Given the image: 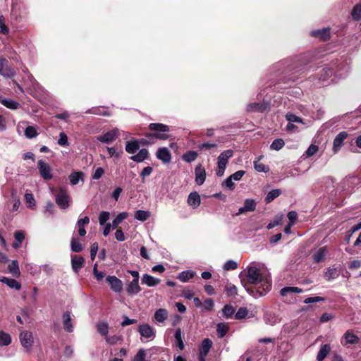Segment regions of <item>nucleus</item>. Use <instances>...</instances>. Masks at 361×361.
<instances>
[{"mask_svg":"<svg viewBox=\"0 0 361 361\" xmlns=\"http://www.w3.org/2000/svg\"><path fill=\"white\" fill-rule=\"evenodd\" d=\"M239 276L242 283L247 282L252 285H259L257 288H246L247 291L254 298L265 295L271 289V274L263 264L250 263L247 269L242 271Z\"/></svg>","mask_w":361,"mask_h":361,"instance_id":"nucleus-1","label":"nucleus"},{"mask_svg":"<svg viewBox=\"0 0 361 361\" xmlns=\"http://www.w3.org/2000/svg\"><path fill=\"white\" fill-rule=\"evenodd\" d=\"M302 71V73H306L305 77H307L308 80L315 87L327 86L333 80V71L329 63L315 68H302L296 71Z\"/></svg>","mask_w":361,"mask_h":361,"instance_id":"nucleus-2","label":"nucleus"},{"mask_svg":"<svg viewBox=\"0 0 361 361\" xmlns=\"http://www.w3.org/2000/svg\"><path fill=\"white\" fill-rule=\"evenodd\" d=\"M29 11L26 5L23 3L13 2L10 21L13 27L18 29L27 26Z\"/></svg>","mask_w":361,"mask_h":361,"instance_id":"nucleus-3","label":"nucleus"},{"mask_svg":"<svg viewBox=\"0 0 361 361\" xmlns=\"http://www.w3.org/2000/svg\"><path fill=\"white\" fill-rule=\"evenodd\" d=\"M350 59L345 56L333 59L329 63L333 75L338 78H345L348 75L350 72Z\"/></svg>","mask_w":361,"mask_h":361,"instance_id":"nucleus-4","label":"nucleus"},{"mask_svg":"<svg viewBox=\"0 0 361 361\" xmlns=\"http://www.w3.org/2000/svg\"><path fill=\"white\" fill-rule=\"evenodd\" d=\"M148 129L154 131L145 135L148 138H156L157 140H166L170 137L169 133L170 128L169 126L160 123H152L148 126Z\"/></svg>","mask_w":361,"mask_h":361,"instance_id":"nucleus-5","label":"nucleus"},{"mask_svg":"<svg viewBox=\"0 0 361 361\" xmlns=\"http://www.w3.org/2000/svg\"><path fill=\"white\" fill-rule=\"evenodd\" d=\"M233 155V151L232 149H227L222 152L217 159V169L216 174L219 177L224 176L226 165L228 162V159Z\"/></svg>","mask_w":361,"mask_h":361,"instance_id":"nucleus-6","label":"nucleus"},{"mask_svg":"<svg viewBox=\"0 0 361 361\" xmlns=\"http://www.w3.org/2000/svg\"><path fill=\"white\" fill-rule=\"evenodd\" d=\"M55 200L60 209H66L69 207L71 196L66 188L61 187L55 195Z\"/></svg>","mask_w":361,"mask_h":361,"instance_id":"nucleus-7","label":"nucleus"},{"mask_svg":"<svg viewBox=\"0 0 361 361\" xmlns=\"http://www.w3.org/2000/svg\"><path fill=\"white\" fill-rule=\"evenodd\" d=\"M19 339L22 346L27 352H30L34 343L32 333L29 331H23L20 333Z\"/></svg>","mask_w":361,"mask_h":361,"instance_id":"nucleus-8","label":"nucleus"},{"mask_svg":"<svg viewBox=\"0 0 361 361\" xmlns=\"http://www.w3.org/2000/svg\"><path fill=\"white\" fill-rule=\"evenodd\" d=\"M37 168L41 177L44 180H50L53 178L50 165L42 159L37 161Z\"/></svg>","mask_w":361,"mask_h":361,"instance_id":"nucleus-9","label":"nucleus"},{"mask_svg":"<svg viewBox=\"0 0 361 361\" xmlns=\"http://www.w3.org/2000/svg\"><path fill=\"white\" fill-rule=\"evenodd\" d=\"M63 328L67 333H72L74 331L73 315L71 311H65L61 315Z\"/></svg>","mask_w":361,"mask_h":361,"instance_id":"nucleus-10","label":"nucleus"},{"mask_svg":"<svg viewBox=\"0 0 361 361\" xmlns=\"http://www.w3.org/2000/svg\"><path fill=\"white\" fill-rule=\"evenodd\" d=\"M312 37L319 39L321 41L326 42L331 38V28L329 27L321 29L312 30L310 32Z\"/></svg>","mask_w":361,"mask_h":361,"instance_id":"nucleus-11","label":"nucleus"},{"mask_svg":"<svg viewBox=\"0 0 361 361\" xmlns=\"http://www.w3.org/2000/svg\"><path fill=\"white\" fill-rule=\"evenodd\" d=\"M120 135L118 128H114L101 135L97 137V140L102 143L110 144L116 140Z\"/></svg>","mask_w":361,"mask_h":361,"instance_id":"nucleus-12","label":"nucleus"},{"mask_svg":"<svg viewBox=\"0 0 361 361\" xmlns=\"http://www.w3.org/2000/svg\"><path fill=\"white\" fill-rule=\"evenodd\" d=\"M138 332L141 335V336L149 339L153 340L155 338V331L154 329L149 326L148 324H141L138 326L137 329Z\"/></svg>","mask_w":361,"mask_h":361,"instance_id":"nucleus-13","label":"nucleus"},{"mask_svg":"<svg viewBox=\"0 0 361 361\" xmlns=\"http://www.w3.org/2000/svg\"><path fill=\"white\" fill-rule=\"evenodd\" d=\"M348 133L347 132L342 131L335 137L333 141V151L335 154L341 149L344 140L348 137Z\"/></svg>","mask_w":361,"mask_h":361,"instance_id":"nucleus-14","label":"nucleus"},{"mask_svg":"<svg viewBox=\"0 0 361 361\" xmlns=\"http://www.w3.org/2000/svg\"><path fill=\"white\" fill-rule=\"evenodd\" d=\"M111 289L115 293H121L123 290V283L115 276H108L106 278Z\"/></svg>","mask_w":361,"mask_h":361,"instance_id":"nucleus-15","label":"nucleus"},{"mask_svg":"<svg viewBox=\"0 0 361 361\" xmlns=\"http://www.w3.org/2000/svg\"><path fill=\"white\" fill-rule=\"evenodd\" d=\"M269 109L267 102H253L247 104L246 111L247 112H264Z\"/></svg>","mask_w":361,"mask_h":361,"instance_id":"nucleus-16","label":"nucleus"},{"mask_svg":"<svg viewBox=\"0 0 361 361\" xmlns=\"http://www.w3.org/2000/svg\"><path fill=\"white\" fill-rule=\"evenodd\" d=\"M156 157L164 164H169L171 160V154L166 147H159L157 151Z\"/></svg>","mask_w":361,"mask_h":361,"instance_id":"nucleus-17","label":"nucleus"},{"mask_svg":"<svg viewBox=\"0 0 361 361\" xmlns=\"http://www.w3.org/2000/svg\"><path fill=\"white\" fill-rule=\"evenodd\" d=\"M195 182L198 185H202L206 179V171L201 164H197L195 169Z\"/></svg>","mask_w":361,"mask_h":361,"instance_id":"nucleus-18","label":"nucleus"},{"mask_svg":"<svg viewBox=\"0 0 361 361\" xmlns=\"http://www.w3.org/2000/svg\"><path fill=\"white\" fill-rule=\"evenodd\" d=\"M149 158V152L146 148L139 150L136 154H133L130 159L135 162L141 163Z\"/></svg>","mask_w":361,"mask_h":361,"instance_id":"nucleus-19","label":"nucleus"},{"mask_svg":"<svg viewBox=\"0 0 361 361\" xmlns=\"http://www.w3.org/2000/svg\"><path fill=\"white\" fill-rule=\"evenodd\" d=\"M212 346V341L207 338L202 341L198 356H207Z\"/></svg>","mask_w":361,"mask_h":361,"instance_id":"nucleus-20","label":"nucleus"},{"mask_svg":"<svg viewBox=\"0 0 361 361\" xmlns=\"http://www.w3.org/2000/svg\"><path fill=\"white\" fill-rule=\"evenodd\" d=\"M201 202L200 195L197 192H192L188 197V204L193 209L197 208Z\"/></svg>","mask_w":361,"mask_h":361,"instance_id":"nucleus-21","label":"nucleus"},{"mask_svg":"<svg viewBox=\"0 0 361 361\" xmlns=\"http://www.w3.org/2000/svg\"><path fill=\"white\" fill-rule=\"evenodd\" d=\"M141 282L142 284H146L149 287H154L160 283V280L149 274H143Z\"/></svg>","mask_w":361,"mask_h":361,"instance_id":"nucleus-22","label":"nucleus"},{"mask_svg":"<svg viewBox=\"0 0 361 361\" xmlns=\"http://www.w3.org/2000/svg\"><path fill=\"white\" fill-rule=\"evenodd\" d=\"M126 291L128 295H137L141 291V288L139 286V281L132 280L126 288Z\"/></svg>","mask_w":361,"mask_h":361,"instance_id":"nucleus-23","label":"nucleus"},{"mask_svg":"<svg viewBox=\"0 0 361 361\" xmlns=\"http://www.w3.org/2000/svg\"><path fill=\"white\" fill-rule=\"evenodd\" d=\"M89 223H90V218L88 216H85V217L79 219L78 220L76 226L78 228V234L80 236L85 235L86 230L85 228V226L87 225Z\"/></svg>","mask_w":361,"mask_h":361,"instance_id":"nucleus-24","label":"nucleus"},{"mask_svg":"<svg viewBox=\"0 0 361 361\" xmlns=\"http://www.w3.org/2000/svg\"><path fill=\"white\" fill-rule=\"evenodd\" d=\"M140 149V143L137 140L128 141L126 143L125 149L129 154H135Z\"/></svg>","mask_w":361,"mask_h":361,"instance_id":"nucleus-25","label":"nucleus"},{"mask_svg":"<svg viewBox=\"0 0 361 361\" xmlns=\"http://www.w3.org/2000/svg\"><path fill=\"white\" fill-rule=\"evenodd\" d=\"M15 240L12 244V247L18 249L21 246L23 241L25 239V232L22 230L17 231L14 233Z\"/></svg>","mask_w":361,"mask_h":361,"instance_id":"nucleus-26","label":"nucleus"},{"mask_svg":"<svg viewBox=\"0 0 361 361\" xmlns=\"http://www.w3.org/2000/svg\"><path fill=\"white\" fill-rule=\"evenodd\" d=\"M195 271L192 270L183 271L178 274L177 279L183 283H186L190 279H192L195 276Z\"/></svg>","mask_w":361,"mask_h":361,"instance_id":"nucleus-27","label":"nucleus"},{"mask_svg":"<svg viewBox=\"0 0 361 361\" xmlns=\"http://www.w3.org/2000/svg\"><path fill=\"white\" fill-rule=\"evenodd\" d=\"M0 74L6 78H13L16 75L13 70L7 66V63L0 64Z\"/></svg>","mask_w":361,"mask_h":361,"instance_id":"nucleus-28","label":"nucleus"},{"mask_svg":"<svg viewBox=\"0 0 361 361\" xmlns=\"http://www.w3.org/2000/svg\"><path fill=\"white\" fill-rule=\"evenodd\" d=\"M331 346L329 344H324L321 346L317 356V361H323L325 357L327 356V355L331 351Z\"/></svg>","mask_w":361,"mask_h":361,"instance_id":"nucleus-29","label":"nucleus"},{"mask_svg":"<svg viewBox=\"0 0 361 361\" xmlns=\"http://www.w3.org/2000/svg\"><path fill=\"white\" fill-rule=\"evenodd\" d=\"M84 173L82 171H75L69 175L70 183L73 185H77L80 180L83 181Z\"/></svg>","mask_w":361,"mask_h":361,"instance_id":"nucleus-30","label":"nucleus"},{"mask_svg":"<svg viewBox=\"0 0 361 361\" xmlns=\"http://www.w3.org/2000/svg\"><path fill=\"white\" fill-rule=\"evenodd\" d=\"M83 263L84 259L82 257H73L71 258L72 269L76 273L82 268Z\"/></svg>","mask_w":361,"mask_h":361,"instance_id":"nucleus-31","label":"nucleus"},{"mask_svg":"<svg viewBox=\"0 0 361 361\" xmlns=\"http://www.w3.org/2000/svg\"><path fill=\"white\" fill-rule=\"evenodd\" d=\"M8 269L14 277L20 276V271L19 269L18 262L17 260H12L8 266Z\"/></svg>","mask_w":361,"mask_h":361,"instance_id":"nucleus-32","label":"nucleus"},{"mask_svg":"<svg viewBox=\"0 0 361 361\" xmlns=\"http://www.w3.org/2000/svg\"><path fill=\"white\" fill-rule=\"evenodd\" d=\"M11 336L9 334L0 330V346H8L11 343Z\"/></svg>","mask_w":361,"mask_h":361,"instance_id":"nucleus-33","label":"nucleus"},{"mask_svg":"<svg viewBox=\"0 0 361 361\" xmlns=\"http://www.w3.org/2000/svg\"><path fill=\"white\" fill-rule=\"evenodd\" d=\"M302 289L298 287L293 286H287L284 287L281 290V295L282 296H287L290 293H302Z\"/></svg>","mask_w":361,"mask_h":361,"instance_id":"nucleus-34","label":"nucleus"},{"mask_svg":"<svg viewBox=\"0 0 361 361\" xmlns=\"http://www.w3.org/2000/svg\"><path fill=\"white\" fill-rule=\"evenodd\" d=\"M128 216V214L126 212L119 213L112 221L111 226L112 228L115 229Z\"/></svg>","mask_w":361,"mask_h":361,"instance_id":"nucleus-35","label":"nucleus"},{"mask_svg":"<svg viewBox=\"0 0 361 361\" xmlns=\"http://www.w3.org/2000/svg\"><path fill=\"white\" fill-rule=\"evenodd\" d=\"M350 15L353 20H361V4H357L353 6Z\"/></svg>","mask_w":361,"mask_h":361,"instance_id":"nucleus-36","label":"nucleus"},{"mask_svg":"<svg viewBox=\"0 0 361 361\" xmlns=\"http://www.w3.org/2000/svg\"><path fill=\"white\" fill-rule=\"evenodd\" d=\"M229 328L226 323L222 322L219 323L216 325V332L219 338H224L226 334H227Z\"/></svg>","mask_w":361,"mask_h":361,"instance_id":"nucleus-37","label":"nucleus"},{"mask_svg":"<svg viewBox=\"0 0 361 361\" xmlns=\"http://www.w3.org/2000/svg\"><path fill=\"white\" fill-rule=\"evenodd\" d=\"M326 255V247H323L319 248L312 255L313 261L316 263L322 262Z\"/></svg>","mask_w":361,"mask_h":361,"instance_id":"nucleus-38","label":"nucleus"},{"mask_svg":"<svg viewBox=\"0 0 361 361\" xmlns=\"http://www.w3.org/2000/svg\"><path fill=\"white\" fill-rule=\"evenodd\" d=\"M4 106L10 109H17L20 106V104L11 99H2L0 102Z\"/></svg>","mask_w":361,"mask_h":361,"instance_id":"nucleus-39","label":"nucleus"},{"mask_svg":"<svg viewBox=\"0 0 361 361\" xmlns=\"http://www.w3.org/2000/svg\"><path fill=\"white\" fill-rule=\"evenodd\" d=\"M168 317V312L165 309H159L154 313V319L158 322H164Z\"/></svg>","mask_w":361,"mask_h":361,"instance_id":"nucleus-40","label":"nucleus"},{"mask_svg":"<svg viewBox=\"0 0 361 361\" xmlns=\"http://www.w3.org/2000/svg\"><path fill=\"white\" fill-rule=\"evenodd\" d=\"M149 216L150 212L144 210H137L134 214V218L142 222L145 221Z\"/></svg>","mask_w":361,"mask_h":361,"instance_id":"nucleus-41","label":"nucleus"},{"mask_svg":"<svg viewBox=\"0 0 361 361\" xmlns=\"http://www.w3.org/2000/svg\"><path fill=\"white\" fill-rule=\"evenodd\" d=\"M198 156V154L195 151H188L182 156V159L187 162L190 163L192 161H194Z\"/></svg>","mask_w":361,"mask_h":361,"instance_id":"nucleus-42","label":"nucleus"},{"mask_svg":"<svg viewBox=\"0 0 361 361\" xmlns=\"http://www.w3.org/2000/svg\"><path fill=\"white\" fill-rule=\"evenodd\" d=\"M25 269L32 276L38 275L41 271L40 267L33 263L25 264Z\"/></svg>","mask_w":361,"mask_h":361,"instance_id":"nucleus-43","label":"nucleus"},{"mask_svg":"<svg viewBox=\"0 0 361 361\" xmlns=\"http://www.w3.org/2000/svg\"><path fill=\"white\" fill-rule=\"evenodd\" d=\"M281 194V190L280 189H274L269 191L266 197L265 202L267 203L271 202L275 198L278 197Z\"/></svg>","mask_w":361,"mask_h":361,"instance_id":"nucleus-44","label":"nucleus"},{"mask_svg":"<svg viewBox=\"0 0 361 361\" xmlns=\"http://www.w3.org/2000/svg\"><path fill=\"white\" fill-rule=\"evenodd\" d=\"M338 276V273L336 268L329 267L324 273V277L327 281H331L336 279Z\"/></svg>","mask_w":361,"mask_h":361,"instance_id":"nucleus-45","label":"nucleus"},{"mask_svg":"<svg viewBox=\"0 0 361 361\" xmlns=\"http://www.w3.org/2000/svg\"><path fill=\"white\" fill-rule=\"evenodd\" d=\"M261 157L258 158V160L254 161V168L258 172L267 173L269 171V167L259 162Z\"/></svg>","mask_w":361,"mask_h":361,"instance_id":"nucleus-46","label":"nucleus"},{"mask_svg":"<svg viewBox=\"0 0 361 361\" xmlns=\"http://www.w3.org/2000/svg\"><path fill=\"white\" fill-rule=\"evenodd\" d=\"M235 312V310L231 305H226L222 309L223 315L226 318H231Z\"/></svg>","mask_w":361,"mask_h":361,"instance_id":"nucleus-47","label":"nucleus"},{"mask_svg":"<svg viewBox=\"0 0 361 361\" xmlns=\"http://www.w3.org/2000/svg\"><path fill=\"white\" fill-rule=\"evenodd\" d=\"M345 340L346 343L355 344L359 341V338L354 334L347 331L345 334Z\"/></svg>","mask_w":361,"mask_h":361,"instance_id":"nucleus-48","label":"nucleus"},{"mask_svg":"<svg viewBox=\"0 0 361 361\" xmlns=\"http://www.w3.org/2000/svg\"><path fill=\"white\" fill-rule=\"evenodd\" d=\"M71 250L75 252H80L82 250V246L79 240L76 238H73L71 243Z\"/></svg>","mask_w":361,"mask_h":361,"instance_id":"nucleus-49","label":"nucleus"},{"mask_svg":"<svg viewBox=\"0 0 361 361\" xmlns=\"http://www.w3.org/2000/svg\"><path fill=\"white\" fill-rule=\"evenodd\" d=\"M97 329L98 332L102 336H107V334L109 333V326L106 323H105V322L98 323L97 325Z\"/></svg>","mask_w":361,"mask_h":361,"instance_id":"nucleus-50","label":"nucleus"},{"mask_svg":"<svg viewBox=\"0 0 361 361\" xmlns=\"http://www.w3.org/2000/svg\"><path fill=\"white\" fill-rule=\"evenodd\" d=\"M284 141L281 138H278L272 142L270 145V149L278 151L280 150L284 146Z\"/></svg>","mask_w":361,"mask_h":361,"instance_id":"nucleus-51","label":"nucleus"},{"mask_svg":"<svg viewBox=\"0 0 361 361\" xmlns=\"http://www.w3.org/2000/svg\"><path fill=\"white\" fill-rule=\"evenodd\" d=\"M244 209L247 212H253L256 209V202L252 199H246L244 202Z\"/></svg>","mask_w":361,"mask_h":361,"instance_id":"nucleus-52","label":"nucleus"},{"mask_svg":"<svg viewBox=\"0 0 361 361\" xmlns=\"http://www.w3.org/2000/svg\"><path fill=\"white\" fill-rule=\"evenodd\" d=\"M217 145L216 143L206 142L201 143L198 145V148L201 151H209L212 148H216Z\"/></svg>","mask_w":361,"mask_h":361,"instance_id":"nucleus-53","label":"nucleus"},{"mask_svg":"<svg viewBox=\"0 0 361 361\" xmlns=\"http://www.w3.org/2000/svg\"><path fill=\"white\" fill-rule=\"evenodd\" d=\"M25 200L27 204L28 208H33L35 206L36 202L32 193L26 192L25 195Z\"/></svg>","mask_w":361,"mask_h":361,"instance_id":"nucleus-54","label":"nucleus"},{"mask_svg":"<svg viewBox=\"0 0 361 361\" xmlns=\"http://www.w3.org/2000/svg\"><path fill=\"white\" fill-rule=\"evenodd\" d=\"M25 135L27 138L32 139L37 135V133L36 129L33 126H27L25 128Z\"/></svg>","mask_w":361,"mask_h":361,"instance_id":"nucleus-55","label":"nucleus"},{"mask_svg":"<svg viewBox=\"0 0 361 361\" xmlns=\"http://www.w3.org/2000/svg\"><path fill=\"white\" fill-rule=\"evenodd\" d=\"M238 267V263L233 260H228L224 264V269L226 271L229 270H235Z\"/></svg>","mask_w":361,"mask_h":361,"instance_id":"nucleus-56","label":"nucleus"},{"mask_svg":"<svg viewBox=\"0 0 361 361\" xmlns=\"http://www.w3.org/2000/svg\"><path fill=\"white\" fill-rule=\"evenodd\" d=\"M286 118L288 123H302L301 118L291 113H288L286 115Z\"/></svg>","mask_w":361,"mask_h":361,"instance_id":"nucleus-57","label":"nucleus"},{"mask_svg":"<svg viewBox=\"0 0 361 361\" xmlns=\"http://www.w3.org/2000/svg\"><path fill=\"white\" fill-rule=\"evenodd\" d=\"M247 313L248 311L246 307H240L235 314V318L236 319H244L247 316Z\"/></svg>","mask_w":361,"mask_h":361,"instance_id":"nucleus-58","label":"nucleus"},{"mask_svg":"<svg viewBox=\"0 0 361 361\" xmlns=\"http://www.w3.org/2000/svg\"><path fill=\"white\" fill-rule=\"evenodd\" d=\"M225 290L228 295L235 296L237 295V288L235 285L228 284L226 286Z\"/></svg>","mask_w":361,"mask_h":361,"instance_id":"nucleus-59","label":"nucleus"},{"mask_svg":"<svg viewBox=\"0 0 361 361\" xmlns=\"http://www.w3.org/2000/svg\"><path fill=\"white\" fill-rule=\"evenodd\" d=\"M57 143L61 146H68V136L66 134L63 132L60 133L59 134V139L58 140Z\"/></svg>","mask_w":361,"mask_h":361,"instance_id":"nucleus-60","label":"nucleus"},{"mask_svg":"<svg viewBox=\"0 0 361 361\" xmlns=\"http://www.w3.org/2000/svg\"><path fill=\"white\" fill-rule=\"evenodd\" d=\"M319 149V147L317 145H310V147L307 148V149L305 152V155L307 157H312L314 154H315Z\"/></svg>","mask_w":361,"mask_h":361,"instance_id":"nucleus-61","label":"nucleus"},{"mask_svg":"<svg viewBox=\"0 0 361 361\" xmlns=\"http://www.w3.org/2000/svg\"><path fill=\"white\" fill-rule=\"evenodd\" d=\"M109 218V212L103 211L99 214V222L100 225H104Z\"/></svg>","mask_w":361,"mask_h":361,"instance_id":"nucleus-62","label":"nucleus"},{"mask_svg":"<svg viewBox=\"0 0 361 361\" xmlns=\"http://www.w3.org/2000/svg\"><path fill=\"white\" fill-rule=\"evenodd\" d=\"M146 352L144 349H140L134 357V361H149L145 360Z\"/></svg>","mask_w":361,"mask_h":361,"instance_id":"nucleus-63","label":"nucleus"},{"mask_svg":"<svg viewBox=\"0 0 361 361\" xmlns=\"http://www.w3.org/2000/svg\"><path fill=\"white\" fill-rule=\"evenodd\" d=\"M235 183L231 177H228L223 183L222 186L233 190L235 188Z\"/></svg>","mask_w":361,"mask_h":361,"instance_id":"nucleus-64","label":"nucleus"}]
</instances>
